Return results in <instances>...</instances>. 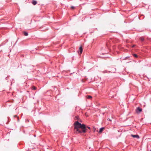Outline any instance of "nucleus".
I'll return each mask as SVG.
<instances>
[{
    "instance_id": "nucleus-6",
    "label": "nucleus",
    "mask_w": 151,
    "mask_h": 151,
    "mask_svg": "<svg viewBox=\"0 0 151 151\" xmlns=\"http://www.w3.org/2000/svg\"><path fill=\"white\" fill-rule=\"evenodd\" d=\"M37 1L35 0H33L32 1V4L34 5L37 4Z\"/></svg>"
},
{
    "instance_id": "nucleus-3",
    "label": "nucleus",
    "mask_w": 151,
    "mask_h": 151,
    "mask_svg": "<svg viewBox=\"0 0 151 151\" xmlns=\"http://www.w3.org/2000/svg\"><path fill=\"white\" fill-rule=\"evenodd\" d=\"M142 109L139 107H137L136 109V112L137 113L139 114L142 111Z\"/></svg>"
},
{
    "instance_id": "nucleus-15",
    "label": "nucleus",
    "mask_w": 151,
    "mask_h": 151,
    "mask_svg": "<svg viewBox=\"0 0 151 151\" xmlns=\"http://www.w3.org/2000/svg\"><path fill=\"white\" fill-rule=\"evenodd\" d=\"M71 8L73 9L75 8V7L74 6H71Z\"/></svg>"
},
{
    "instance_id": "nucleus-5",
    "label": "nucleus",
    "mask_w": 151,
    "mask_h": 151,
    "mask_svg": "<svg viewBox=\"0 0 151 151\" xmlns=\"http://www.w3.org/2000/svg\"><path fill=\"white\" fill-rule=\"evenodd\" d=\"M131 136L134 137V138H136L137 139H139V136L138 135H133L131 134Z\"/></svg>"
},
{
    "instance_id": "nucleus-18",
    "label": "nucleus",
    "mask_w": 151,
    "mask_h": 151,
    "mask_svg": "<svg viewBox=\"0 0 151 151\" xmlns=\"http://www.w3.org/2000/svg\"><path fill=\"white\" fill-rule=\"evenodd\" d=\"M135 46L134 45H133L132 47H134Z\"/></svg>"
},
{
    "instance_id": "nucleus-4",
    "label": "nucleus",
    "mask_w": 151,
    "mask_h": 151,
    "mask_svg": "<svg viewBox=\"0 0 151 151\" xmlns=\"http://www.w3.org/2000/svg\"><path fill=\"white\" fill-rule=\"evenodd\" d=\"M83 48H79L78 50V53L80 55H81V54L82 52H83Z\"/></svg>"
},
{
    "instance_id": "nucleus-7",
    "label": "nucleus",
    "mask_w": 151,
    "mask_h": 151,
    "mask_svg": "<svg viewBox=\"0 0 151 151\" xmlns=\"http://www.w3.org/2000/svg\"><path fill=\"white\" fill-rule=\"evenodd\" d=\"M104 129V127H102L101 128L99 129V133H101Z\"/></svg>"
},
{
    "instance_id": "nucleus-19",
    "label": "nucleus",
    "mask_w": 151,
    "mask_h": 151,
    "mask_svg": "<svg viewBox=\"0 0 151 151\" xmlns=\"http://www.w3.org/2000/svg\"><path fill=\"white\" fill-rule=\"evenodd\" d=\"M82 47V46L81 45V46H80V47Z\"/></svg>"
},
{
    "instance_id": "nucleus-9",
    "label": "nucleus",
    "mask_w": 151,
    "mask_h": 151,
    "mask_svg": "<svg viewBox=\"0 0 151 151\" xmlns=\"http://www.w3.org/2000/svg\"><path fill=\"white\" fill-rule=\"evenodd\" d=\"M86 97L88 99H91L92 98V96L90 95H87L86 96Z\"/></svg>"
},
{
    "instance_id": "nucleus-8",
    "label": "nucleus",
    "mask_w": 151,
    "mask_h": 151,
    "mask_svg": "<svg viewBox=\"0 0 151 151\" xmlns=\"http://www.w3.org/2000/svg\"><path fill=\"white\" fill-rule=\"evenodd\" d=\"M139 40L142 42H143L144 40V38L143 37H141L139 38Z\"/></svg>"
},
{
    "instance_id": "nucleus-20",
    "label": "nucleus",
    "mask_w": 151,
    "mask_h": 151,
    "mask_svg": "<svg viewBox=\"0 0 151 151\" xmlns=\"http://www.w3.org/2000/svg\"><path fill=\"white\" fill-rule=\"evenodd\" d=\"M150 151H151V150H150Z\"/></svg>"
},
{
    "instance_id": "nucleus-1",
    "label": "nucleus",
    "mask_w": 151,
    "mask_h": 151,
    "mask_svg": "<svg viewBox=\"0 0 151 151\" xmlns=\"http://www.w3.org/2000/svg\"><path fill=\"white\" fill-rule=\"evenodd\" d=\"M74 132L76 134L85 133L87 130L85 124H81L78 121L75 122L74 124Z\"/></svg>"
},
{
    "instance_id": "nucleus-14",
    "label": "nucleus",
    "mask_w": 151,
    "mask_h": 151,
    "mask_svg": "<svg viewBox=\"0 0 151 151\" xmlns=\"http://www.w3.org/2000/svg\"><path fill=\"white\" fill-rule=\"evenodd\" d=\"M78 119V116H76L75 117V119Z\"/></svg>"
},
{
    "instance_id": "nucleus-2",
    "label": "nucleus",
    "mask_w": 151,
    "mask_h": 151,
    "mask_svg": "<svg viewBox=\"0 0 151 151\" xmlns=\"http://www.w3.org/2000/svg\"><path fill=\"white\" fill-rule=\"evenodd\" d=\"M110 40L111 41L114 43H116L119 41V40L117 39L114 37L111 38H110Z\"/></svg>"
},
{
    "instance_id": "nucleus-12",
    "label": "nucleus",
    "mask_w": 151,
    "mask_h": 151,
    "mask_svg": "<svg viewBox=\"0 0 151 151\" xmlns=\"http://www.w3.org/2000/svg\"><path fill=\"white\" fill-rule=\"evenodd\" d=\"M14 117H18V121H19V117H18L17 116V115H15L14 116Z\"/></svg>"
},
{
    "instance_id": "nucleus-17",
    "label": "nucleus",
    "mask_w": 151,
    "mask_h": 151,
    "mask_svg": "<svg viewBox=\"0 0 151 151\" xmlns=\"http://www.w3.org/2000/svg\"><path fill=\"white\" fill-rule=\"evenodd\" d=\"M108 120H109V121H111V119H109V118H108Z\"/></svg>"
},
{
    "instance_id": "nucleus-16",
    "label": "nucleus",
    "mask_w": 151,
    "mask_h": 151,
    "mask_svg": "<svg viewBox=\"0 0 151 151\" xmlns=\"http://www.w3.org/2000/svg\"><path fill=\"white\" fill-rule=\"evenodd\" d=\"M88 129H90V127H87Z\"/></svg>"
},
{
    "instance_id": "nucleus-13",
    "label": "nucleus",
    "mask_w": 151,
    "mask_h": 151,
    "mask_svg": "<svg viewBox=\"0 0 151 151\" xmlns=\"http://www.w3.org/2000/svg\"><path fill=\"white\" fill-rule=\"evenodd\" d=\"M133 55L135 57L137 58V55L136 54H134Z\"/></svg>"
},
{
    "instance_id": "nucleus-10",
    "label": "nucleus",
    "mask_w": 151,
    "mask_h": 151,
    "mask_svg": "<svg viewBox=\"0 0 151 151\" xmlns=\"http://www.w3.org/2000/svg\"><path fill=\"white\" fill-rule=\"evenodd\" d=\"M23 33H24V35L25 36H27V35H28V33L27 32H23Z\"/></svg>"
},
{
    "instance_id": "nucleus-11",
    "label": "nucleus",
    "mask_w": 151,
    "mask_h": 151,
    "mask_svg": "<svg viewBox=\"0 0 151 151\" xmlns=\"http://www.w3.org/2000/svg\"><path fill=\"white\" fill-rule=\"evenodd\" d=\"M36 87L35 86H33L32 87V89L33 90H35L36 89Z\"/></svg>"
}]
</instances>
